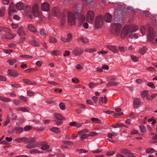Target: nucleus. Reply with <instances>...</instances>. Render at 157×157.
I'll list each match as a JSON object with an SVG mask.
<instances>
[{
	"label": "nucleus",
	"instance_id": "6ab92c4d",
	"mask_svg": "<svg viewBox=\"0 0 157 157\" xmlns=\"http://www.w3.org/2000/svg\"><path fill=\"white\" fill-rule=\"evenodd\" d=\"M23 131V128L19 127H15V128L12 130L13 133H20Z\"/></svg>",
	"mask_w": 157,
	"mask_h": 157
},
{
	"label": "nucleus",
	"instance_id": "4d7b16f0",
	"mask_svg": "<svg viewBox=\"0 0 157 157\" xmlns=\"http://www.w3.org/2000/svg\"><path fill=\"white\" fill-rule=\"evenodd\" d=\"M49 41L50 43H54L56 42V40L53 37H50L49 39Z\"/></svg>",
	"mask_w": 157,
	"mask_h": 157
},
{
	"label": "nucleus",
	"instance_id": "de8ad7c7",
	"mask_svg": "<svg viewBox=\"0 0 157 157\" xmlns=\"http://www.w3.org/2000/svg\"><path fill=\"white\" fill-rule=\"evenodd\" d=\"M62 121V120H54V121L56 122V124L58 125H60L63 124V122Z\"/></svg>",
	"mask_w": 157,
	"mask_h": 157
},
{
	"label": "nucleus",
	"instance_id": "f8f14e48",
	"mask_svg": "<svg viewBox=\"0 0 157 157\" xmlns=\"http://www.w3.org/2000/svg\"><path fill=\"white\" fill-rule=\"evenodd\" d=\"M83 52V50L81 48H76L73 52V54L77 56L81 54Z\"/></svg>",
	"mask_w": 157,
	"mask_h": 157
},
{
	"label": "nucleus",
	"instance_id": "412c9836",
	"mask_svg": "<svg viewBox=\"0 0 157 157\" xmlns=\"http://www.w3.org/2000/svg\"><path fill=\"white\" fill-rule=\"evenodd\" d=\"M107 48L112 51L113 52L117 53L118 52V50L116 48L115 46H113L111 45H109L107 46Z\"/></svg>",
	"mask_w": 157,
	"mask_h": 157
},
{
	"label": "nucleus",
	"instance_id": "4be33fe9",
	"mask_svg": "<svg viewBox=\"0 0 157 157\" xmlns=\"http://www.w3.org/2000/svg\"><path fill=\"white\" fill-rule=\"evenodd\" d=\"M55 117L58 120H63L65 119V118L63 117L61 115L58 113H56L54 114Z\"/></svg>",
	"mask_w": 157,
	"mask_h": 157
},
{
	"label": "nucleus",
	"instance_id": "8fccbe9b",
	"mask_svg": "<svg viewBox=\"0 0 157 157\" xmlns=\"http://www.w3.org/2000/svg\"><path fill=\"white\" fill-rule=\"evenodd\" d=\"M32 128V127L31 126L27 125L25 126L24 128V130L25 131H29Z\"/></svg>",
	"mask_w": 157,
	"mask_h": 157
},
{
	"label": "nucleus",
	"instance_id": "393cba45",
	"mask_svg": "<svg viewBox=\"0 0 157 157\" xmlns=\"http://www.w3.org/2000/svg\"><path fill=\"white\" fill-rule=\"evenodd\" d=\"M28 29L29 30L34 33H36L37 32L36 29L34 28V26L32 24L29 25L28 26Z\"/></svg>",
	"mask_w": 157,
	"mask_h": 157
},
{
	"label": "nucleus",
	"instance_id": "7c9ffc66",
	"mask_svg": "<svg viewBox=\"0 0 157 157\" xmlns=\"http://www.w3.org/2000/svg\"><path fill=\"white\" fill-rule=\"evenodd\" d=\"M23 81L24 83L29 85H34L36 84V82H34L33 83L28 79H24L23 80Z\"/></svg>",
	"mask_w": 157,
	"mask_h": 157
},
{
	"label": "nucleus",
	"instance_id": "4c0bfd02",
	"mask_svg": "<svg viewBox=\"0 0 157 157\" xmlns=\"http://www.w3.org/2000/svg\"><path fill=\"white\" fill-rule=\"evenodd\" d=\"M118 134L115 132H113L112 133H109L108 136L110 138H112L113 136H116L118 135Z\"/></svg>",
	"mask_w": 157,
	"mask_h": 157
},
{
	"label": "nucleus",
	"instance_id": "37998d69",
	"mask_svg": "<svg viewBox=\"0 0 157 157\" xmlns=\"http://www.w3.org/2000/svg\"><path fill=\"white\" fill-rule=\"evenodd\" d=\"M59 106L60 109L62 110H64L65 109V105L63 102H60L59 104Z\"/></svg>",
	"mask_w": 157,
	"mask_h": 157
},
{
	"label": "nucleus",
	"instance_id": "2eb2a0df",
	"mask_svg": "<svg viewBox=\"0 0 157 157\" xmlns=\"http://www.w3.org/2000/svg\"><path fill=\"white\" fill-rule=\"evenodd\" d=\"M8 74L9 75L14 77H17L18 75V73L16 71L10 69L8 70Z\"/></svg>",
	"mask_w": 157,
	"mask_h": 157
},
{
	"label": "nucleus",
	"instance_id": "3c124183",
	"mask_svg": "<svg viewBox=\"0 0 157 157\" xmlns=\"http://www.w3.org/2000/svg\"><path fill=\"white\" fill-rule=\"evenodd\" d=\"M81 135V138L82 139H86L89 136V134H82Z\"/></svg>",
	"mask_w": 157,
	"mask_h": 157
},
{
	"label": "nucleus",
	"instance_id": "13d9d810",
	"mask_svg": "<svg viewBox=\"0 0 157 157\" xmlns=\"http://www.w3.org/2000/svg\"><path fill=\"white\" fill-rule=\"evenodd\" d=\"M11 86L13 87L17 88H20L21 87L20 85L19 84H11Z\"/></svg>",
	"mask_w": 157,
	"mask_h": 157
},
{
	"label": "nucleus",
	"instance_id": "338daca9",
	"mask_svg": "<svg viewBox=\"0 0 157 157\" xmlns=\"http://www.w3.org/2000/svg\"><path fill=\"white\" fill-rule=\"evenodd\" d=\"M147 85L148 86L152 88L154 87V84L151 82H148L147 83Z\"/></svg>",
	"mask_w": 157,
	"mask_h": 157
},
{
	"label": "nucleus",
	"instance_id": "a878e982",
	"mask_svg": "<svg viewBox=\"0 0 157 157\" xmlns=\"http://www.w3.org/2000/svg\"><path fill=\"white\" fill-rule=\"evenodd\" d=\"M147 50V48L144 46L140 48L139 49V52L140 54L144 55Z\"/></svg>",
	"mask_w": 157,
	"mask_h": 157
},
{
	"label": "nucleus",
	"instance_id": "0eeeda50",
	"mask_svg": "<svg viewBox=\"0 0 157 157\" xmlns=\"http://www.w3.org/2000/svg\"><path fill=\"white\" fill-rule=\"evenodd\" d=\"M36 140V139L34 137L30 138H28V140L25 143L27 144L26 147L28 149H31L36 147V145L35 143V142Z\"/></svg>",
	"mask_w": 157,
	"mask_h": 157
},
{
	"label": "nucleus",
	"instance_id": "69168bd1",
	"mask_svg": "<svg viewBox=\"0 0 157 157\" xmlns=\"http://www.w3.org/2000/svg\"><path fill=\"white\" fill-rule=\"evenodd\" d=\"M142 13L146 16H148L150 14L149 12L147 11H143Z\"/></svg>",
	"mask_w": 157,
	"mask_h": 157
},
{
	"label": "nucleus",
	"instance_id": "e2e57ef3",
	"mask_svg": "<svg viewBox=\"0 0 157 157\" xmlns=\"http://www.w3.org/2000/svg\"><path fill=\"white\" fill-rule=\"evenodd\" d=\"M147 91H145L143 92H142L141 94V96L142 98H144L147 95Z\"/></svg>",
	"mask_w": 157,
	"mask_h": 157
},
{
	"label": "nucleus",
	"instance_id": "6e6552de",
	"mask_svg": "<svg viewBox=\"0 0 157 157\" xmlns=\"http://www.w3.org/2000/svg\"><path fill=\"white\" fill-rule=\"evenodd\" d=\"M103 18L101 16H98L95 18L94 23L96 28L98 29L100 28L103 25Z\"/></svg>",
	"mask_w": 157,
	"mask_h": 157
},
{
	"label": "nucleus",
	"instance_id": "79ce46f5",
	"mask_svg": "<svg viewBox=\"0 0 157 157\" xmlns=\"http://www.w3.org/2000/svg\"><path fill=\"white\" fill-rule=\"evenodd\" d=\"M98 84L97 83H94L93 82H90L89 83V86L90 88H94L97 86Z\"/></svg>",
	"mask_w": 157,
	"mask_h": 157
},
{
	"label": "nucleus",
	"instance_id": "864d4df0",
	"mask_svg": "<svg viewBox=\"0 0 157 157\" xmlns=\"http://www.w3.org/2000/svg\"><path fill=\"white\" fill-rule=\"evenodd\" d=\"M96 50V49L95 48H94L93 49L91 48H87L85 49V51L87 52H92L94 51H95Z\"/></svg>",
	"mask_w": 157,
	"mask_h": 157
},
{
	"label": "nucleus",
	"instance_id": "a19ab883",
	"mask_svg": "<svg viewBox=\"0 0 157 157\" xmlns=\"http://www.w3.org/2000/svg\"><path fill=\"white\" fill-rule=\"evenodd\" d=\"M65 21H66L65 16L63 15V16L62 17L61 19V25L62 26H63L64 25Z\"/></svg>",
	"mask_w": 157,
	"mask_h": 157
},
{
	"label": "nucleus",
	"instance_id": "72a5a7b5",
	"mask_svg": "<svg viewBox=\"0 0 157 157\" xmlns=\"http://www.w3.org/2000/svg\"><path fill=\"white\" fill-rule=\"evenodd\" d=\"M6 12V8L5 7H2L1 8V17L3 16Z\"/></svg>",
	"mask_w": 157,
	"mask_h": 157
},
{
	"label": "nucleus",
	"instance_id": "603ef678",
	"mask_svg": "<svg viewBox=\"0 0 157 157\" xmlns=\"http://www.w3.org/2000/svg\"><path fill=\"white\" fill-rule=\"evenodd\" d=\"M114 113L113 116L115 117H116L117 116H120L123 114V112H120V113H115L114 112Z\"/></svg>",
	"mask_w": 157,
	"mask_h": 157
},
{
	"label": "nucleus",
	"instance_id": "bf43d9fd",
	"mask_svg": "<svg viewBox=\"0 0 157 157\" xmlns=\"http://www.w3.org/2000/svg\"><path fill=\"white\" fill-rule=\"evenodd\" d=\"M131 59L134 62H136L138 60V58L137 57H136L133 56H131Z\"/></svg>",
	"mask_w": 157,
	"mask_h": 157
},
{
	"label": "nucleus",
	"instance_id": "ea45409f",
	"mask_svg": "<svg viewBox=\"0 0 157 157\" xmlns=\"http://www.w3.org/2000/svg\"><path fill=\"white\" fill-rule=\"evenodd\" d=\"M30 153L32 154H38L40 153V152L39 151L36 149H34L31 150L30 151Z\"/></svg>",
	"mask_w": 157,
	"mask_h": 157
},
{
	"label": "nucleus",
	"instance_id": "58836bf2",
	"mask_svg": "<svg viewBox=\"0 0 157 157\" xmlns=\"http://www.w3.org/2000/svg\"><path fill=\"white\" fill-rule=\"evenodd\" d=\"M60 52L58 50H54L51 52V54L54 56H57L59 55Z\"/></svg>",
	"mask_w": 157,
	"mask_h": 157
},
{
	"label": "nucleus",
	"instance_id": "2f4dec72",
	"mask_svg": "<svg viewBox=\"0 0 157 157\" xmlns=\"http://www.w3.org/2000/svg\"><path fill=\"white\" fill-rule=\"evenodd\" d=\"M17 110L18 111H21L23 112H28V110L25 108L22 107H19L17 108Z\"/></svg>",
	"mask_w": 157,
	"mask_h": 157
},
{
	"label": "nucleus",
	"instance_id": "7ed1b4c3",
	"mask_svg": "<svg viewBox=\"0 0 157 157\" xmlns=\"http://www.w3.org/2000/svg\"><path fill=\"white\" fill-rule=\"evenodd\" d=\"M10 30L8 28L1 26V32H2V33H1V34H3V32L6 33V34H4L2 36V39H11L14 38L15 36V35L10 33Z\"/></svg>",
	"mask_w": 157,
	"mask_h": 157
},
{
	"label": "nucleus",
	"instance_id": "49530a36",
	"mask_svg": "<svg viewBox=\"0 0 157 157\" xmlns=\"http://www.w3.org/2000/svg\"><path fill=\"white\" fill-rule=\"evenodd\" d=\"M40 33L41 35L44 36H45L46 34V31L43 29L40 30Z\"/></svg>",
	"mask_w": 157,
	"mask_h": 157
},
{
	"label": "nucleus",
	"instance_id": "20e7f679",
	"mask_svg": "<svg viewBox=\"0 0 157 157\" xmlns=\"http://www.w3.org/2000/svg\"><path fill=\"white\" fill-rule=\"evenodd\" d=\"M122 27L119 23H113L112 24L110 33L114 35L118 36L120 34Z\"/></svg>",
	"mask_w": 157,
	"mask_h": 157
},
{
	"label": "nucleus",
	"instance_id": "aec40b11",
	"mask_svg": "<svg viewBox=\"0 0 157 157\" xmlns=\"http://www.w3.org/2000/svg\"><path fill=\"white\" fill-rule=\"evenodd\" d=\"M14 5L13 3H11L10 4L9 10V14L11 15V13H14L15 12L16 10L14 9Z\"/></svg>",
	"mask_w": 157,
	"mask_h": 157
},
{
	"label": "nucleus",
	"instance_id": "052dcab7",
	"mask_svg": "<svg viewBox=\"0 0 157 157\" xmlns=\"http://www.w3.org/2000/svg\"><path fill=\"white\" fill-rule=\"evenodd\" d=\"M89 136H94L97 135H98V133L95 132H89Z\"/></svg>",
	"mask_w": 157,
	"mask_h": 157
},
{
	"label": "nucleus",
	"instance_id": "f257e3e1",
	"mask_svg": "<svg viewBox=\"0 0 157 157\" xmlns=\"http://www.w3.org/2000/svg\"><path fill=\"white\" fill-rule=\"evenodd\" d=\"M138 27L136 25H127L125 26L122 29L121 34V37L124 39L125 37L130 38H137L138 36L137 34L132 33L136 31L138 29Z\"/></svg>",
	"mask_w": 157,
	"mask_h": 157
},
{
	"label": "nucleus",
	"instance_id": "cd10ccee",
	"mask_svg": "<svg viewBox=\"0 0 157 157\" xmlns=\"http://www.w3.org/2000/svg\"><path fill=\"white\" fill-rule=\"evenodd\" d=\"M28 138L26 137L21 138H17L16 139V141L17 142H25L27 141Z\"/></svg>",
	"mask_w": 157,
	"mask_h": 157
},
{
	"label": "nucleus",
	"instance_id": "680f3d73",
	"mask_svg": "<svg viewBox=\"0 0 157 157\" xmlns=\"http://www.w3.org/2000/svg\"><path fill=\"white\" fill-rule=\"evenodd\" d=\"M4 51L5 53L8 54H10L13 52V50L11 49H5Z\"/></svg>",
	"mask_w": 157,
	"mask_h": 157
},
{
	"label": "nucleus",
	"instance_id": "a211bd4d",
	"mask_svg": "<svg viewBox=\"0 0 157 157\" xmlns=\"http://www.w3.org/2000/svg\"><path fill=\"white\" fill-rule=\"evenodd\" d=\"M105 21L107 22H110L111 21L112 15L108 13L105 14L104 15Z\"/></svg>",
	"mask_w": 157,
	"mask_h": 157
},
{
	"label": "nucleus",
	"instance_id": "e433bc0d",
	"mask_svg": "<svg viewBox=\"0 0 157 157\" xmlns=\"http://www.w3.org/2000/svg\"><path fill=\"white\" fill-rule=\"evenodd\" d=\"M17 60L15 59H9L7 61V62L11 65H13L14 63L16 62Z\"/></svg>",
	"mask_w": 157,
	"mask_h": 157
},
{
	"label": "nucleus",
	"instance_id": "4468645a",
	"mask_svg": "<svg viewBox=\"0 0 157 157\" xmlns=\"http://www.w3.org/2000/svg\"><path fill=\"white\" fill-rule=\"evenodd\" d=\"M41 8L43 11H48L49 9V5L47 2H44L41 4Z\"/></svg>",
	"mask_w": 157,
	"mask_h": 157
},
{
	"label": "nucleus",
	"instance_id": "c03bdc74",
	"mask_svg": "<svg viewBox=\"0 0 157 157\" xmlns=\"http://www.w3.org/2000/svg\"><path fill=\"white\" fill-rule=\"evenodd\" d=\"M1 100L6 102H9L10 101V99L5 97H1Z\"/></svg>",
	"mask_w": 157,
	"mask_h": 157
},
{
	"label": "nucleus",
	"instance_id": "423d86ee",
	"mask_svg": "<svg viewBox=\"0 0 157 157\" xmlns=\"http://www.w3.org/2000/svg\"><path fill=\"white\" fill-rule=\"evenodd\" d=\"M79 17L78 14H75L72 12H69L68 13V21L71 25H74L75 24V19L76 18L78 17L79 18Z\"/></svg>",
	"mask_w": 157,
	"mask_h": 157
},
{
	"label": "nucleus",
	"instance_id": "9d476101",
	"mask_svg": "<svg viewBox=\"0 0 157 157\" xmlns=\"http://www.w3.org/2000/svg\"><path fill=\"white\" fill-rule=\"evenodd\" d=\"M75 8L76 11L75 12V14H78V16L79 17V23L80 24V25L83 23L85 19V17L84 16L81 14L79 11V7L78 6H75Z\"/></svg>",
	"mask_w": 157,
	"mask_h": 157
},
{
	"label": "nucleus",
	"instance_id": "c85d7f7f",
	"mask_svg": "<svg viewBox=\"0 0 157 157\" xmlns=\"http://www.w3.org/2000/svg\"><path fill=\"white\" fill-rule=\"evenodd\" d=\"M91 120L94 123H97L98 124H101V121L98 118L95 117H93L91 118Z\"/></svg>",
	"mask_w": 157,
	"mask_h": 157
},
{
	"label": "nucleus",
	"instance_id": "f03ea898",
	"mask_svg": "<svg viewBox=\"0 0 157 157\" xmlns=\"http://www.w3.org/2000/svg\"><path fill=\"white\" fill-rule=\"evenodd\" d=\"M148 34L147 35V40L153 43H157V38L156 37V33L154 31L153 28L151 26L148 28Z\"/></svg>",
	"mask_w": 157,
	"mask_h": 157
},
{
	"label": "nucleus",
	"instance_id": "5701e85b",
	"mask_svg": "<svg viewBox=\"0 0 157 157\" xmlns=\"http://www.w3.org/2000/svg\"><path fill=\"white\" fill-rule=\"evenodd\" d=\"M15 6L17 9L21 10L23 8L24 4L23 3L19 2L16 4Z\"/></svg>",
	"mask_w": 157,
	"mask_h": 157
},
{
	"label": "nucleus",
	"instance_id": "39448f33",
	"mask_svg": "<svg viewBox=\"0 0 157 157\" xmlns=\"http://www.w3.org/2000/svg\"><path fill=\"white\" fill-rule=\"evenodd\" d=\"M124 11V7L119 6L117 9H115L114 12V16L117 20H121L123 13Z\"/></svg>",
	"mask_w": 157,
	"mask_h": 157
},
{
	"label": "nucleus",
	"instance_id": "0e129e2a",
	"mask_svg": "<svg viewBox=\"0 0 157 157\" xmlns=\"http://www.w3.org/2000/svg\"><path fill=\"white\" fill-rule=\"evenodd\" d=\"M49 146L48 145H44L41 147V148L43 150H46L48 149Z\"/></svg>",
	"mask_w": 157,
	"mask_h": 157
},
{
	"label": "nucleus",
	"instance_id": "c756f323",
	"mask_svg": "<svg viewBox=\"0 0 157 157\" xmlns=\"http://www.w3.org/2000/svg\"><path fill=\"white\" fill-rule=\"evenodd\" d=\"M121 153L124 155L129 154L130 152L129 151L126 149H121Z\"/></svg>",
	"mask_w": 157,
	"mask_h": 157
},
{
	"label": "nucleus",
	"instance_id": "ddd939ff",
	"mask_svg": "<svg viewBox=\"0 0 157 157\" xmlns=\"http://www.w3.org/2000/svg\"><path fill=\"white\" fill-rule=\"evenodd\" d=\"M140 100L137 98H135L133 101V105L135 108H138L140 106Z\"/></svg>",
	"mask_w": 157,
	"mask_h": 157
},
{
	"label": "nucleus",
	"instance_id": "c9c22d12",
	"mask_svg": "<svg viewBox=\"0 0 157 157\" xmlns=\"http://www.w3.org/2000/svg\"><path fill=\"white\" fill-rule=\"evenodd\" d=\"M155 151L154 149L152 148H149L147 149L146 150V152L148 154H151L154 152Z\"/></svg>",
	"mask_w": 157,
	"mask_h": 157
},
{
	"label": "nucleus",
	"instance_id": "b1692460",
	"mask_svg": "<svg viewBox=\"0 0 157 157\" xmlns=\"http://www.w3.org/2000/svg\"><path fill=\"white\" fill-rule=\"evenodd\" d=\"M29 42L30 44L36 47H38L39 45V43L35 40H29Z\"/></svg>",
	"mask_w": 157,
	"mask_h": 157
},
{
	"label": "nucleus",
	"instance_id": "bb28decb",
	"mask_svg": "<svg viewBox=\"0 0 157 157\" xmlns=\"http://www.w3.org/2000/svg\"><path fill=\"white\" fill-rule=\"evenodd\" d=\"M50 130L56 133H59L60 132V129L56 127H52Z\"/></svg>",
	"mask_w": 157,
	"mask_h": 157
},
{
	"label": "nucleus",
	"instance_id": "09e8293b",
	"mask_svg": "<svg viewBox=\"0 0 157 157\" xmlns=\"http://www.w3.org/2000/svg\"><path fill=\"white\" fill-rule=\"evenodd\" d=\"M77 151L79 152L80 153H85L88 152V151L83 149H77Z\"/></svg>",
	"mask_w": 157,
	"mask_h": 157
},
{
	"label": "nucleus",
	"instance_id": "f704fd0d",
	"mask_svg": "<svg viewBox=\"0 0 157 157\" xmlns=\"http://www.w3.org/2000/svg\"><path fill=\"white\" fill-rule=\"evenodd\" d=\"M140 32L142 35H145L146 32V29L144 26H141L140 29Z\"/></svg>",
	"mask_w": 157,
	"mask_h": 157
},
{
	"label": "nucleus",
	"instance_id": "6e6d98bb",
	"mask_svg": "<svg viewBox=\"0 0 157 157\" xmlns=\"http://www.w3.org/2000/svg\"><path fill=\"white\" fill-rule=\"evenodd\" d=\"M30 10V6H27L25 8V11L26 14H28Z\"/></svg>",
	"mask_w": 157,
	"mask_h": 157
},
{
	"label": "nucleus",
	"instance_id": "1a4fd4ad",
	"mask_svg": "<svg viewBox=\"0 0 157 157\" xmlns=\"http://www.w3.org/2000/svg\"><path fill=\"white\" fill-rule=\"evenodd\" d=\"M94 14L93 11H88L86 16V21L90 23H93L94 20Z\"/></svg>",
	"mask_w": 157,
	"mask_h": 157
},
{
	"label": "nucleus",
	"instance_id": "473e14b6",
	"mask_svg": "<svg viewBox=\"0 0 157 157\" xmlns=\"http://www.w3.org/2000/svg\"><path fill=\"white\" fill-rule=\"evenodd\" d=\"M89 132V130L87 129H85L81 131L78 132V134L79 135H81L82 134H84L85 133H86Z\"/></svg>",
	"mask_w": 157,
	"mask_h": 157
},
{
	"label": "nucleus",
	"instance_id": "9b49d317",
	"mask_svg": "<svg viewBox=\"0 0 157 157\" xmlns=\"http://www.w3.org/2000/svg\"><path fill=\"white\" fill-rule=\"evenodd\" d=\"M32 11L34 16L35 17H39L40 14L38 10V6L37 4H34L33 6Z\"/></svg>",
	"mask_w": 157,
	"mask_h": 157
},
{
	"label": "nucleus",
	"instance_id": "a18cd8bd",
	"mask_svg": "<svg viewBox=\"0 0 157 157\" xmlns=\"http://www.w3.org/2000/svg\"><path fill=\"white\" fill-rule=\"evenodd\" d=\"M140 128L142 132H144L146 131V128L144 125H141L140 126Z\"/></svg>",
	"mask_w": 157,
	"mask_h": 157
},
{
	"label": "nucleus",
	"instance_id": "dca6fc26",
	"mask_svg": "<svg viewBox=\"0 0 157 157\" xmlns=\"http://www.w3.org/2000/svg\"><path fill=\"white\" fill-rule=\"evenodd\" d=\"M17 33L19 35L21 36H24L26 35L24 29L22 27H20L17 30Z\"/></svg>",
	"mask_w": 157,
	"mask_h": 157
},
{
	"label": "nucleus",
	"instance_id": "5fc2aeb1",
	"mask_svg": "<svg viewBox=\"0 0 157 157\" xmlns=\"http://www.w3.org/2000/svg\"><path fill=\"white\" fill-rule=\"evenodd\" d=\"M80 40H81L82 42L84 43H86L88 42V39L86 38H81Z\"/></svg>",
	"mask_w": 157,
	"mask_h": 157
},
{
	"label": "nucleus",
	"instance_id": "f3484780",
	"mask_svg": "<svg viewBox=\"0 0 157 157\" xmlns=\"http://www.w3.org/2000/svg\"><path fill=\"white\" fill-rule=\"evenodd\" d=\"M52 12L55 16L57 18L59 17L60 14L58 8L56 7L54 8L52 10Z\"/></svg>",
	"mask_w": 157,
	"mask_h": 157
},
{
	"label": "nucleus",
	"instance_id": "774afa93",
	"mask_svg": "<svg viewBox=\"0 0 157 157\" xmlns=\"http://www.w3.org/2000/svg\"><path fill=\"white\" fill-rule=\"evenodd\" d=\"M25 37H21V39L19 40L18 42L19 43H23L25 40Z\"/></svg>",
	"mask_w": 157,
	"mask_h": 157
}]
</instances>
